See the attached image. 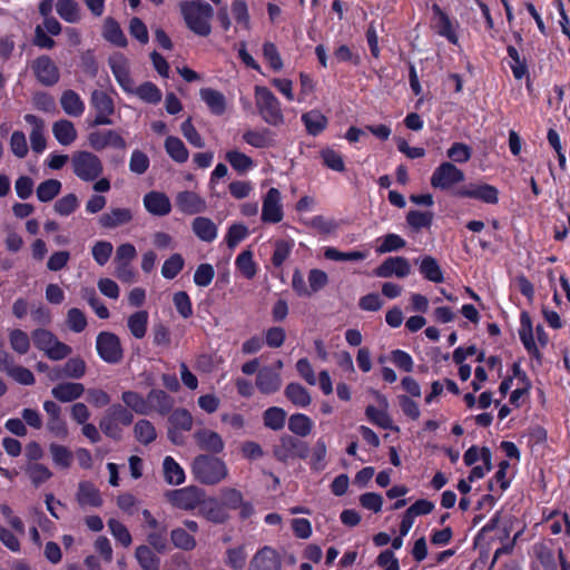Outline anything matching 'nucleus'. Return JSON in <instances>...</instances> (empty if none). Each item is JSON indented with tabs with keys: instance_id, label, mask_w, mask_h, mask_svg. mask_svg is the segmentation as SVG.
<instances>
[{
	"instance_id": "nucleus-1",
	"label": "nucleus",
	"mask_w": 570,
	"mask_h": 570,
	"mask_svg": "<svg viewBox=\"0 0 570 570\" xmlns=\"http://www.w3.org/2000/svg\"><path fill=\"white\" fill-rule=\"evenodd\" d=\"M180 11L187 27L198 36H208L210 33V19L213 8L206 2L184 1L180 3Z\"/></svg>"
},
{
	"instance_id": "nucleus-2",
	"label": "nucleus",
	"mask_w": 570,
	"mask_h": 570,
	"mask_svg": "<svg viewBox=\"0 0 570 570\" xmlns=\"http://www.w3.org/2000/svg\"><path fill=\"white\" fill-rule=\"evenodd\" d=\"M193 473L202 483L216 484L227 476V469L217 458L199 455L193 463Z\"/></svg>"
},
{
	"instance_id": "nucleus-3",
	"label": "nucleus",
	"mask_w": 570,
	"mask_h": 570,
	"mask_svg": "<svg viewBox=\"0 0 570 570\" xmlns=\"http://www.w3.org/2000/svg\"><path fill=\"white\" fill-rule=\"evenodd\" d=\"M73 174L82 181H95L104 171L100 158L86 150H79L71 156Z\"/></svg>"
},
{
	"instance_id": "nucleus-4",
	"label": "nucleus",
	"mask_w": 570,
	"mask_h": 570,
	"mask_svg": "<svg viewBox=\"0 0 570 570\" xmlns=\"http://www.w3.org/2000/svg\"><path fill=\"white\" fill-rule=\"evenodd\" d=\"M31 336L35 346L42 351L50 360L60 361L71 353V348L60 342L57 336L48 330H35Z\"/></svg>"
},
{
	"instance_id": "nucleus-5",
	"label": "nucleus",
	"mask_w": 570,
	"mask_h": 570,
	"mask_svg": "<svg viewBox=\"0 0 570 570\" xmlns=\"http://www.w3.org/2000/svg\"><path fill=\"white\" fill-rule=\"evenodd\" d=\"M256 106L259 115L269 125L277 126L284 121V117L277 98L265 87H256Z\"/></svg>"
},
{
	"instance_id": "nucleus-6",
	"label": "nucleus",
	"mask_w": 570,
	"mask_h": 570,
	"mask_svg": "<svg viewBox=\"0 0 570 570\" xmlns=\"http://www.w3.org/2000/svg\"><path fill=\"white\" fill-rule=\"evenodd\" d=\"M167 501L175 508L181 510H193L200 507L204 493L196 487H185L177 490L167 491L165 494Z\"/></svg>"
},
{
	"instance_id": "nucleus-7",
	"label": "nucleus",
	"mask_w": 570,
	"mask_h": 570,
	"mask_svg": "<svg viewBox=\"0 0 570 570\" xmlns=\"http://www.w3.org/2000/svg\"><path fill=\"white\" fill-rule=\"evenodd\" d=\"M308 453V445L292 435H283L279 440V444L274 448V455L281 462H286L294 458L305 459Z\"/></svg>"
},
{
	"instance_id": "nucleus-8",
	"label": "nucleus",
	"mask_w": 570,
	"mask_h": 570,
	"mask_svg": "<svg viewBox=\"0 0 570 570\" xmlns=\"http://www.w3.org/2000/svg\"><path fill=\"white\" fill-rule=\"evenodd\" d=\"M99 356L107 363H118L122 358L119 338L109 332H102L96 341Z\"/></svg>"
},
{
	"instance_id": "nucleus-9",
	"label": "nucleus",
	"mask_w": 570,
	"mask_h": 570,
	"mask_svg": "<svg viewBox=\"0 0 570 570\" xmlns=\"http://www.w3.org/2000/svg\"><path fill=\"white\" fill-rule=\"evenodd\" d=\"M111 72L120 86V88L127 94L134 90V79L130 75L129 60L122 53H114L108 60Z\"/></svg>"
},
{
	"instance_id": "nucleus-10",
	"label": "nucleus",
	"mask_w": 570,
	"mask_h": 570,
	"mask_svg": "<svg viewBox=\"0 0 570 570\" xmlns=\"http://www.w3.org/2000/svg\"><path fill=\"white\" fill-rule=\"evenodd\" d=\"M464 180V173L452 163H442L431 177V185L435 188L449 189Z\"/></svg>"
},
{
	"instance_id": "nucleus-11",
	"label": "nucleus",
	"mask_w": 570,
	"mask_h": 570,
	"mask_svg": "<svg viewBox=\"0 0 570 570\" xmlns=\"http://www.w3.org/2000/svg\"><path fill=\"white\" fill-rule=\"evenodd\" d=\"M88 144L95 150H102L107 147L125 149V139L115 130H95L88 135Z\"/></svg>"
},
{
	"instance_id": "nucleus-12",
	"label": "nucleus",
	"mask_w": 570,
	"mask_h": 570,
	"mask_svg": "<svg viewBox=\"0 0 570 570\" xmlns=\"http://www.w3.org/2000/svg\"><path fill=\"white\" fill-rule=\"evenodd\" d=\"M91 105L96 110L95 125H111L110 116L114 114V101L109 95L95 90L91 95Z\"/></svg>"
},
{
	"instance_id": "nucleus-13",
	"label": "nucleus",
	"mask_w": 570,
	"mask_h": 570,
	"mask_svg": "<svg viewBox=\"0 0 570 570\" xmlns=\"http://www.w3.org/2000/svg\"><path fill=\"white\" fill-rule=\"evenodd\" d=\"M460 197L482 200L487 204L498 203V189L488 184H470L459 188L455 193Z\"/></svg>"
},
{
	"instance_id": "nucleus-14",
	"label": "nucleus",
	"mask_w": 570,
	"mask_h": 570,
	"mask_svg": "<svg viewBox=\"0 0 570 570\" xmlns=\"http://www.w3.org/2000/svg\"><path fill=\"white\" fill-rule=\"evenodd\" d=\"M262 219L266 223L273 224L283 219V207L281 204V193L278 189L271 188L264 197Z\"/></svg>"
},
{
	"instance_id": "nucleus-15",
	"label": "nucleus",
	"mask_w": 570,
	"mask_h": 570,
	"mask_svg": "<svg viewBox=\"0 0 570 570\" xmlns=\"http://www.w3.org/2000/svg\"><path fill=\"white\" fill-rule=\"evenodd\" d=\"M411 273V266L406 258L401 256L386 258L376 269L375 275L379 277H396L403 278Z\"/></svg>"
},
{
	"instance_id": "nucleus-16",
	"label": "nucleus",
	"mask_w": 570,
	"mask_h": 570,
	"mask_svg": "<svg viewBox=\"0 0 570 570\" xmlns=\"http://www.w3.org/2000/svg\"><path fill=\"white\" fill-rule=\"evenodd\" d=\"M32 68L38 80L46 86H51L59 79V70L57 66L47 56L39 57L33 62Z\"/></svg>"
},
{
	"instance_id": "nucleus-17",
	"label": "nucleus",
	"mask_w": 570,
	"mask_h": 570,
	"mask_svg": "<svg viewBox=\"0 0 570 570\" xmlns=\"http://www.w3.org/2000/svg\"><path fill=\"white\" fill-rule=\"evenodd\" d=\"M178 209L188 215L203 213L206 209V202L198 194L189 190L180 191L176 196Z\"/></svg>"
},
{
	"instance_id": "nucleus-18",
	"label": "nucleus",
	"mask_w": 570,
	"mask_h": 570,
	"mask_svg": "<svg viewBox=\"0 0 570 570\" xmlns=\"http://www.w3.org/2000/svg\"><path fill=\"white\" fill-rule=\"evenodd\" d=\"M76 498L82 508H99L104 502L99 489L89 481H81L79 483Z\"/></svg>"
},
{
	"instance_id": "nucleus-19",
	"label": "nucleus",
	"mask_w": 570,
	"mask_h": 570,
	"mask_svg": "<svg viewBox=\"0 0 570 570\" xmlns=\"http://www.w3.org/2000/svg\"><path fill=\"white\" fill-rule=\"evenodd\" d=\"M256 386L264 394H272L279 390L282 385V379L278 371L264 367L258 371L256 376Z\"/></svg>"
},
{
	"instance_id": "nucleus-20",
	"label": "nucleus",
	"mask_w": 570,
	"mask_h": 570,
	"mask_svg": "<svg viewBox=\"0 0 570 570\" xmlns=\"http://www.w3.org/2000/svg\"><path fill=\"white\" fill-rule=\"evenodd\" d=\"M146 210L156 216H165L170 213L171 204L169 198L160 191H150L144 196Z\"/></svg>"
},
{
	"instance_id": "nucleus-21",
	"label": "nucleus",
	"mask_w": 570,
	"mask_h": 570,
	"mask_svg": "<svg viewBox=\"0 0 570 570\" xmlns=\"http://www.w3.org/2000/svg\"><path fill=\"white\" fill-rule=\"evenodd\" d=\"M199 514L214 523H223L229 518V513L222 502L215 499L203 500Z\"/></svg>"
},
{
	"instance_id": "nucleus-22",
	"label": "nucleus",
	"mask_w": 570,
	"mask_h": 570,
	"mask_svg": "<svg viewBox=\"0 0 570 570\" xmlns=\"http://www.w3.org/2000/svg\"><path fill=\"white\" fill-rule=\"evenodd\" d=\"M194 438L198 446L205 451L218 453L224 449V442L218 433L209 429H200Z\"/></svg>"
},
{
	"instance_id": "nucleus-23",
	"label": "nucleus",
	"mask_w": 570,
	"mask_h": 570,
	"mask_svg": "<svg viewBox=\"0 0 570 570\" xmlns=\"http://www.w3.org/2000/svg\"><path fill=\"white\" fill-rule=\"evenodd\" d=\"M85 392L81 383L63 382L52 387V396L60 402H72L79 399Z\"/></svg>"
},
{
	"instance_id": "nucleus-24",
	"label": "nucleus",
	"mask_w": 570,
	"mask_h": 570,
	"mask_svg": "<svg viewBox=\"0 0 570 570\" xmlns=\"http://www.w3.org/2000/svg\"><path fill=\"white\" fill-rule=\"evenodd\" d=\"M520 323L521 327L519 330V336L524 345L525 350L534 355L535 357H540V352L535 345V342L533 340V328H532V322L531 317L527 312H522L520 316Z\"/></svg>"
},
{
	"instance_id": "nucleus-25",
	"label": "nucleus",
	"mask_w": 570,
	"mask_h": 570,
	"mask_svg": "<svg viewBox=\"0 0 570 570\" xmlns=\"http://www.w3.org/2000/svg\"><path fill=\"white\" fill-rule=\"evenodd\" d=\"M256 570H279L281 559L277 552L271 547L261 549L252 560Z\"/></svg>"
},
{
	"instance_id": "nucleus-26",
	"label": "nucleus",
	"mask_w": 570,
	"mask_h": 570,
	"mask_svg": "<svg viewBox=\"0 0 570 570\" xmlns=\"http://www.w3.org/2000/svg\"><path fill=\"white\" fill-rule=\"evenodd\" d=\"M434 14V26L440 36L445 37L450 42L456 43L458 37L452 28V22L449 16L438 4L432 6Z\"/></svg>"
},
{
	"instance_id": "nucleus-27",
	"label": "nucleus",
	"mask_w": 570,
	"mask_h": 570,
	"mask_svg": "<svg viewBox=\"0 0 570 570\" xmlns=\"http://www.w3.org/2000/svg\"><path fill=\"white\" fill-rule=\"evenodd\" d=\"M132 219L129 208H112L100 216L99 223L102 227L115 228L128 224Z\"/></svg>"
},
{
	"instance_id": "nucleus-28",
	"label": "nucleus",
	"mask_w": 570,
	"mask_h": 570,
	"mask_svg": "<svg viewBox=\"0 0 570 570\" xmlns=\"http://www.w3.org/2000/svg\"><path fill=\"white\" fill-rule=\"evenodd\" d=\"M52 134L62 146L71 145L78 136L73 124L66 119L58 120L52 125Z\"/></svg>"
},
{
	"instance_id": "nucleus-29",
	"label": "nucleus",
	"mask_w": 570,
	"mask_h": 570,
	"mask_svg": "<svg viewBox=\"0 0 570 570\" xmlns=\"http://www.w3.org/2000/svg\"><path fill=\"white\" fill-rule=\"evenodd\" d=\"M199 96L213 114L222 115L225 111L226 99L220 91L212 88H203L199 91Z\"/></svg>"
},
{
	"instance_id": "nucleus-30",
	"label": "nucleus",
	"mask_w": 570,
	"mask_h": 570,
	"mask_svg": "<svg viewBox=\"0 0 570 570\" xmlns=\"http://www.w3.org/2000/svg\"><path fill=\"white\" fill-rule=\"evenodd\" d=\"M63 111L71 117H80L85 111V102L73 90H66L60 98Z\"/></svg>"
},
{
	"instance_id": "nucleus-31",
	"label": "nucleus",
	"mask_w": 570,
	"mask_h": 570,
	"mask_svg": "<svg viewBox=\"0 0 570 570\" xmlns=\"http://www.w3.org/2000/svg\"><path fill=\"white\" fill-rule=\"evenodd\" d=\"M193 232L203 242L210 243L217 237V226L207 217H197L191 224Z\"/></svg>"
},
{
	"instance_id": "nucleus-32",
	"label": "nucleus",
	"mask_w": 570,
	"mask_h": 570,
	"mask_svg": "<svg viewBox=\"0 0 570 570\" xmlns=\"http://www.w3.org/2000/svg\"><path fill=\"white\" fill-rule=\"evenodd\" d=\"M302 121L309 135L316 136L327 126V118L320 110H311L303 114Z\"/></svg>"
},
{
	"instance_id": "nucleus-33",
	"label": "nucleus",
	"mask_w": 570,
	"mask_h": 570,
	"mask_svg": "<svg viewBox=\"0 0 570 570\" xmlns=\"http://www.w3.org/2000/svg\"><path fill=\"white\" fill-rule=\"evenodd\" d=\"M147 399L150 403V412L156 411L160 414L167 413L174 404L173 397L161 390H151Z\"/></svg>"
},
{
	"instance_id": "nucleus-34",
	"label": "nucleus",
	"mask_w": 570,
	"mask_h": 570,
	"mask_svg": "<svg viewBox=\"0 0 570 570\" xmlns=\"http://www.w3.org/2000/svg\"><path fill=\"white\" fill-rule=\"evenodd\" d=\"M165 480L173 485H179L185 481L183 468L171 458L166 456L163 462Z\"/></svg>"
},
{
	"instance_id": "nucleus-35",
	"label": "nucleus",
	"mask_w": 570,
	"mask_h": 570,
	"mask_svg": "<svg viewBox=\"0 0 570 570\" xmlns=\"http://www.w3.org/2000/svg\"><path fill=\"white\" fill-rule=\"evenodd\" d=\"M129 95H136L142 101L148 104H157L161 100V91L153 82H144L140 86L134 83V90L128 91Z\"/></svg>"
},
{
	"instance_id": "nucleus-36",
	"label": "nucleus",
	"mask_w": 570,
	"mask_h": 570,
	"mask_svg": "<svg viewBox=\"0 0 570 570\" xmlns=\"http://www.w3.org/2000/svg\"><path fill=\"white\" fill-rule=\"evenodd\" d=\"M285 396L295 405L305 407L311 404V395L308 391L298 383H289L285 387Z\"/></svg>"
},
{
	"instance_id": "nucleus-37",
	"label": "nucleus",
	"mask_w": 570,
	"mask_h": 570,
	"mask_svg": "<svg viewBox=\"0 0 570 570\" xmlns=\"http://www.w3.org/2000/svg\"><path fill=\"white\" fill-rule=\"evenodd\" d=\"M56 11L61 19L69 23H75L80 20V8L75 0H58Z\"/></svg>"
},
{
	"instance_id": "nucleus-38",
	"label": "nucleus",
	"mask_w": 570,
	"mask_h": 570,
	"mask_svg": "<svg viewBox=\"0 0 570 570\" xmlns=\"http://www.w3.org/2000/svg\"><path fill=\"white\" fill-rule=\"evenodd\" d=\"M121 399L122 402L136 413L141 415L150 413V403H148V399H145L140 394L128 391L122 393Z\"/></svg>"
},
{
	"instance_id": "nucleus-39",
	"label": "nucleus",
	"mask_w": 570,
	"mask_h": 570,
	"mask_svg": "<svg viewBox=\"0 0 570 570\" xmlns=\"http://www.w3.org/2000/svg\"><path fill=\"white\" fill-rule=\"evenodd\" d=\"M49 452L56 466L60 469H68L71 465L73 455L67 446L58 443H51L49 445Z\"/></svg>"
},
{
	"instance_id": "nucleus-40",
	"label": "nucleus",
	"mask_w": 570,
	"mask_h": 570,
	"mask_svg": "<svg viewBox=\"0 0 570 570\" xmlns=\"http://www.w3.org/2000/svg\"><path fill=\"white\" fill-rule=\"evenodd\" d=\"M165 149L169 157L177 163H185L188 159L189 153L184 142L174 136H169L165 141Z\"/></svg>"
},
{
	"instance_id": "nucleus-41",
	"label": "nucleus",
	"mask_w": 570,
	"mask_h": 570,
	"mask_svg": "<svg viewBox=\"0 0 570 570\" xmlns=\"http://www.w3.org/2000/svg\"><path fill=\"white\" fill-rule=\"evenodd\" d=\"M420 272L426 279L434 283H442L444 279L440 265L432 256H425L422 259Z\"/></svg>"
},
{
	"instance_id": "nucleus-42",
	"label": "nucleus",
	"mask_w": 570,
	"mask_h": 570,
	"mask_svg": "<svg viewBox=\"0 0 570 570\" xmlns=\"http://www.w3.org/2000/svg\"><path fill=\"white\" fill-rule=\"evenodd\" d=\"M102 35L106 40L118 47H125L127 45L126 37L119 24L111 18L105 20Z\"/></svg>"
},
{
	"instance_id": "nucleus-43",
	"label": "nucleus",
	"mask_w": 570,
	"mask_h": 570,
	"mask_svg": "<svg viewBox=\"0 0 570 570\" xmlns=\"http://www.w3.org/2000/svg\"><path fill=\"white\" fill-rule=\"evenodd\" d=\"M147 325L148 313L146 311H138L128 318V328L136 338H142L146 335Z\"/></svg>"
},
{
	"instance_id": "nucleus-44",
	"label": "nucleus",
	"mask_w": 570,
	"mask_h": 570,
	"mask_svg": "<svg viewBox=\"0 0 570 570\" xmlns=\"http://www.w3.org/2000/svg\"><path fill=\"white\" fill-rule=\"evenodd\" d=\"M26 473L31 483L36 487L47 482L52 476V472L49 470V468L37 462L29 463L26 466Z\"/></svg>"
},
{
	"instance_id": "nucleus-45",
	"label": "nucleus",
	"mask_w": 570,
	"mask_h": 570,
	"mask_svg": "<svg viewBox=\"0 0 570 570\" xmlns=\"http://www.w3.org/2000/svg\"><path fill=\"white\" fill-rule=\"evenodd\" d=\"M312 428L313 422L305 414H293L288 420V429L296 435L304 438L311 433Z\"/></svg>"
},
{
	"instance_id": "nucleus-46",
	"label": "nucleus",
	"mask_w": 570,
	"mask_h": 570,
	"mask_svg": "<svg viewBox=\"0 0 570 570\" xmlns=\"http://www.w3.org/2000/svg\"><path fill=\"white\" fill-rule=\"evenodd\" d=\"M263 419L265 426L278 431L285 424L286 412L281 407L272 406L264 412Z\"/></svg>"
},
{
	"instance_id": "nucleus-47",
	"label": "nucleus",
	"mask_w": 570,
	"mask_h": 570,
	"mask_svg": "<svg viewBox=\"0 0 570 570\" xmlns=\"http://www.w3.org/2000/svg\"><path fill=\"white\" fill-rule=\"evenodd\" d=\"M10 347L18 354H26L30 348V337L22 330L16 328L9 333Z\"/></svg>"
},
{
	"instance_id": "nucleus-48",
	"label": "nucleus",
	"mask_w": 570,
	"mask_h": 570,
	"mask_svg": "<svg viewBox=\"0 0 570 570\" xmlns=\"http://www.w3.org/2000/svg\"><path fill=\"white\" fill-rule=\"evenodd\" d=\"M61 189V183L57 179H48L42 181L37 188V197L40 202L47 203L52 200Z\"/></svg>"
},
{
	"instance_id": "nucleus-49",
	"label": "nucleus",
	"mask_w": 570,
	"mask_h": 570,
	"mask_svg": "<svg viewBox=\"0 0 570 570\" xmlns=\"http://www.w3.org/2000/svg\"><path fill=\"white\" fill-rule=\"evenodd\" d=\"M173 544L181 550H193L196 547L195 538L184 528H176L170 533Z\"/></svg>"
},
{
	"instance_id": "nucleus-50",
	"label": "nucleus",
	"mask_w": 570,
	"mask_h": 570,
	"mask_svg": "<svg viewBox=\"0 0 570 570\" xmlns=\"http://www.w3.org/2000/svg\"><path fill=\"white\" fill-rule=\"evenodd\" d=\"M365 414L371 422H373L374 424L379 425L382 429L395 431L399 430L393 425L391 417L383 410H379L373 405H368L365 410Z\"/></svg>"
},
{
	"instance_id": "nucleus-51",
	"label": "nucleus",
	"mask_w": 570,
	"mask_h": 570,
	"mask_svg": "<svg viewBox=\"0 0 570 570\" xmlns=\"http://www.w3.org/2000/svg\"><path fill=\"white\" fill-rule=\"evenodd\" d=\"M136 558L144 570H158L159 568V559L146 546L137 548Z\"/></svg>"
},
{
	"instance_id": "nucleus-52",
	"label": "nucleus",
	"mask_w": 570,
	"mask_h": 570,
	"mask_svg": "<svg viewBox=\"0 0 570 570\" xmlns=\"http://www.w3.org/2000/svg\"><path fill=\"white\" fill-rule=\"evenodd\" d=\"M134 432H135L136 439L140 443H144V444H148V443L153 442L157 436V433H156V430H155L153 423H150L147 420L138 421L134 428Z\"/></svg>"
},
{
	"instance_id": "nucleus-53",
	"label": "nucleus",
	"mask_w": 570,
	"mask_h": 570,
	"mask_svg": "<svg viewBox=\"0 0 570 570\" xmlns=\"http://www.w3.org/2000/svg\"><path fill=\"white\" fill-rule=\"evenodd\" d=\"M243 501V494L236 489L225 488L220 491V502L227 511L238 509Z\"/></svg>"
},
{
	"instance_id": "nucleus-54",
	"label": "nucleus",
	"mask_w": 570,
	"mask_h": 570,
	"mask_svg": "<svg viewBox=\"0 0 570 570\" xmlns=\"http://www.w3.org/2000/svg\"><path fill=\"white\" fill-rule=\"evenodd\" d=\"M433 214L431 212H419V210H410L406 215L407 224L419 230L421 228L430 227L432 224Z\"/></svg>"
},
{
	"instance_id": "nucleus-55",
	"label": "nucleus",
	"mask_w": 570,
	"mask_h": 570,
	"mask_svg": "<svg viewBox=\"0 0 570 570\" xmlns=\"http://www.w3.org/2000/svg\"><path fill=\"white\" fill-rule=\"evenodd\" d=\"M108 528L112 537L124 547L131 544V535L128 529L118 520L110 519L108 521Z\"/></svg>"
},
{
	"instance_id": "nucleus-56",
	"label": "nucleus",
	"mask_w": 570,
	"mask_h": 570,
	"mask_svg": "<svg viewBox=\"0 0 570 570\" xmlns=\"http://www.w3.org/2000/svg\"><path fill=\"white\" fill-rule=\"evenodd\" d=\"M248 235L244 224H233L225 236V242L230 249H234Z\"/></svg>"
},
{
	"instance_id": "nucleus-57",
	"label": "nucleus",
	"mask_w": 570,
	"mask_h": 570,
	"mask_svg": "<svg viewBox=\"0 0 570 570\" xmlns=\"http://www.w3.org/2000/svg\"><path fill=\"white\" fill-rule=\"evenodd\" d=\"M169 420L171 425L178 430L189 431L193 426V416L186 409H176Z\"/></svg>"
},
{
	"instance_id": "nucleus-58",
	"label": "nucleus",
	"mask_w": 570,
	"mask_h": 570,
	"mask_svg": "<svg viewBox=\"0 0 570 570\" xmlns=\"http://www.w3.org/2000/svg\"><path fill=\"white\" fill-rule=\"evenodd\" d=\"M184 259L179 254L171 255L165 261L161 267V274L165 278L171 279L183 269Z\"/></svg>"
},
{
	"instance_id": "nucleus-59",
	"label": "nucleus",
	"mask_w": 570,
	"mask_h": 570,
	"mask_svg": "<svg viewBox=\"0 0 570 570\" xmlns=\"http://www.w3.org/2000/svg\"><path fill=\"white\" fill-rule=\"evenodd\" d=\"M105 416L114 420L115 422H117L118 424H121V425L131 424L132 419H134L132 414L120 404H115V405L110 406L107 410Z\"/></svg>"
},
{
	"instance_id": "nucleus-60",
	"label": "nucleus",
	"mask_w": 570,
	"mask_h": 570,
	"mask_svg": "<svg viewBox=\"0 0 570 570\" xmlns=\"http://www.w3.org/2000/svg\"><path fill=\"white\" fill-rule=\"evenodd\" d=\"M10 149L18 158H23L28 154V144L26 135L22 131H13L10 138Z\"/></svg>"
},
{
	"instance_id": "nucleus-61",
	"label": "nucleus",
	"mask_w": 570,
	"mask_h": 570,
	"mask_svg": "<svg viewBox=\"0 0 570 570\" xmlns=\"http://www.w3.org/2000/svg\"><path fill=\"white\" fill-rule=\"evenodd\" d=\"M450 159L455 163H466L472 156L471 148L463 142H454L446 151Z\"/></svg>"
},
{
	"instance_id": "nucleus-62",
	"label": "nucleus",
	"mask_w": 570,
	"mask_h": 570,
	"mask_svg": "<svg viewBox=\"0 0 570 570\" xmlns=\"http://www.w3.org/2000/svg\"><path fill=\"white\" fill-rule=\"evenodd\" d=\"M67 325L76 333L82 332L87 326L85 314L79 308H70L67 313Z\"/></svg>"
},
{
	"instance_id": "nucleus-63",
	"label": "nucleus",
	"mask_w": 570,
	"mask_h": 570,
	"mask_svg": "<svg viewBox=\"0 0 570 570\" xmlns=\"http://www.w3.org/2000/svg\"><path fill=\"white\" fill-rule=\"evenodd\" d=\"M112 245L109 242H97L92 247V257L97 264L104 266L110 258L112 253Z\"/></svg>"
},
{
	"instance_id": "nucleus-64",
	"label": "nucleus",
	"mask_w": 570,
	"mask_h": 570,
	"mask_svg": "<svg viewBox=\"0 0 570 570\" xmlns=\"http://www.w3.org/2000/svg\"><path fill=\"white\" fill-rule=\"evenodd\" d=\"M148 167H149L148 156L138 149L134 150L131 153L130 160H129V169L137 175H141V174L146 173Z\"/></svg>"
}]
</instances>
